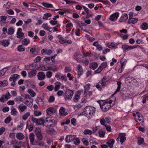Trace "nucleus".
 <instances>
[{
	"label": "nucleus",
	"mask_w": 148,
	"mask_h": 148,
	"mask_svg": "<svg viewBox=\"0 0 148 148\" xmlns=\"http://www.w3.org/2000/svg\"><path fill=\"white\" fill-rule=\"evenodd\" d=\"M108 47L109 48H111V49H114L117 47L116 45L114 44L111 43L110 44L109 43L107 44Z\"/></svg>",
	"instance_id": "obj_36"
},
{
	"label": "nucleus",
	"mask_w": 148,
	"mask_h": 148,
	"mask_svg": "<svg viewBox=\"0 0 148 148\" xmlns=\"http://www.w3.org/2000/svg\"><path fill=\"white\" fill-rule=\"evenodd\" d=\"M27 109V107L23 104L18 106V109L21 112H23Z\"/></svg>",
	"instance_id": "obj_16"
},
{
	"label": "nucleus",
	"mask_w": 148,
	"mask_h": 148,
	"mask_svg": "<svg viewBox=\"0 0 148 148\" xmlns=\"http://www.w3.org/2000/svg\"><path fill=\"white\" fill-rule=\"evenodd\" d=\"M11 114L12 115L14 116L16 115L18 113L16 109L13 106H12L11 108Z\"/></svg>",
	"instance_id": "obj_22"
},
{
	"label": "nucleus",
	"mask_w": 148,
	"mask_h": 148,
	"mask_svg": "<svg viewBox=\"0 0 148 148\" xmlns=\"http://www.w3.org/2000/svg\"><path fill=\"white\" fill-rule=\"evenodd\" d=\"M52 15L50 13H47L45 14L43 16V18L44 19L47 20L49 17L51 16Z\"/></svg>",
	"instance_id": "obj_42"
},
{
	"label": "nucleus",
	"mask_w": 148,
	"mask_h": 148,
	"mask_svg": "<svg viewBox=\"0 0 148 148\" xmlns=\"http://www.w3.org/2000/svg\"><path fill=\"white\" fill-rule=\"evenodd\" d=\"M42 27L45 30H48L49 32H51V31L49 30V29H51V27H49L48 26V24L47 23H43L42 25Z\"/></svg>",
	"instance_id": "obj_32"
},
{
	"label": "nucleus",
	"mask_w": 148,
	"mask_h": 148,
	"mask_svg": "<svg viewBox=\"0 0 148 148\" xmlns=\"http://www.w3.org/2000/svg\"><path fill=\"white\" fill-rule=\"evenodd\" d=\"M148 28V25L146 23H143L141 25V29L143 30H147Z\"/></svg>",
	"instance_id": "obj_35"
},
{
	"label": "nucleus",
	"mask_w": 148,
	"mask_h": 148,
	"mask_svg": "<svg viewBox=\"0 0 148 148\" xmlns=\"http://www.w3.org/2000/svg\"><path fill=\"white\" fill-rule=\"evenodd\" d=\"M0 18L1 21H0V24L1 25L2 23L1 22L5 21L7 18V17L6 16H1Z\"/></svg>",
	"instance_id": "obj_49"
},
{
	"label": "nucleus",
	"mask_w": 148,
	"mask_h": 148,
	"mask_svg": "<svg viewBox=\"0 0 148 148\" xmlns=\"http://www.w3.org/2000/svg\"><path fill=\"white\" fill-rule=\"evenodd\" d=\"M46 75L48 78H50L52 76V73L51 71H48L46 73Z\"/></svg>",
	"instance_id": "obj_62"
},
{
	"label": "nucleus",
	"mask_w": 148,
	"mask_h": 148,
	"mask_svg": "<svg viewBox=\"0 0 148 148\" xmlns=\"http://www.w3.org/2000/svg\"><path fill=\"white\" fill-rule=\"evenodd\" d=\"M54 131L55 130L53 128L49 129L47 131V133L48 134H52L53 133Z\"/></svg>",
	"instance_id": "obj_59"
},
{
	"label": "nucleus",
	"mask_w": 148,
	"mask_h": 148,
	"mask_svg": "<svg viewBox=\"0 0 148 148\" xmlns=\"http://www.w3.org/2000/svg\"><path fill=\"white\" fill-rule=\"evenodd\" d=\"M11 97L10 93L8 92L7 93L2 95V97L0 98V101L1 102H4L8 100Z\"/></svg>",
	"instance_id": "obj_7"
},
{
	"label": "nucleus",
	"mask_w": 148,
	"mask_h": 148,
	"mask_svg": "<svg viewBox=\"0 0 148 148\" xmlns=\"http://www.w3.org/2000/svg\"><path fill=\"white\" fill-rule=\"evenodd\" d=\"M19 75L17 74H14L10 76L9 79V81L10 82H11L12 81L14 80V81H16V80L18 79Z\"/></svg>",
	"instance_id": "obj_14"
},
{
	"label": "nucleus",
	"mask_w": 148,
	"mask_h": 148,
	"mask_svg": "<svg viewBox=\"0 0 148 148\" xmlns=\"http://www.w3.org/2000/svg\"><path fill=\"white\" fill-rule=\"evenodd\" d=\"M138 46V45L129 46L127 45H124L122 46V48L124 51L127 52L130 49L136 48Z\"/></svg>",
	"instance_id": "obj_5"
},
{
	"label": "nucleus",
	"mask_w": 148,
	"mask_h": 148,
	"mask_svg": "<svg viewBox=\"0 0 148 148\" xmlns=\"http://www.w3.org/2000/svg\"><path fill=\"white\" fill-rule=\"evenodd\" d=\"M80 98V97L79 96L75 95L73 98V101L75 102H77L78 101Z\"/></svg>",
	"instance_id": "obj_47"
},
{
	"label": "nucleus",
	"mask_w": 148,
	"mask_h": 148,
	"mask_svg": "<svg viewBox=\"0 0 148 148\" xmlns=\"http://www.w3.org/2000/svg\"><path fill=\"white\" fill-rule=\"evenodd\" d=\"M10 44V42L9 40H0V45L4 47H8Z\"/></svg>",
	"instance_id": "obj_8"
},
{
	"label": "nucleus",
	"mask_w": 148,
	"mask_h": 148,
	"mask_svg": "<svg viewBox=\"0 0 148 148\" xmlns=\"http://www.w3.org/2000/svg\"><path fill=\"white\" fill-rule=\"evenodd\" d=\"M55 86L54 87V90L55 91H58L60 89L61 84L60 82H57L55 83Z\"/></svg>",
	"instance_id": "obj_39"
},
{
	"label": "nucleus",
	"mask_w": 148,
	"mask_h": 148,
	"mask_svg": "<svg viewBox=\"0 0 148 148\" xmlns=\"http://www.w3.org/2000/svg\"><path fill=\"white\" fill-rule=\"evenodd\" d=\"M95 109L93 107L87 106L84 108V112L86 116L90 117L95 113Z\"/></svg>",
	"instance_id": "obj_2"
},
{
	"label": "nucleus",
	"mask_w": 148,
	"mask_h": 148,
	"mask_svg": "<svg viewBox=\"0 0 148 148\" xmlns=\"http://www.w3.org/2000/svg\"><path fill=\"white\" fill-rule=\"evenodd\" d=\"M35 136L34 134L33 133H31L29 135V139L30 140L31 144L33 142L34 140Z\"/></svg>",
	"instance_id": "obj_34"
},
{
	"label": "nucleus",
	"mask_w": 148,
	"mask_h": 148,
	"mask_svg": "<svg viewBox=\"0 0 148 148\" xmlns=\"http://www.w3.org/2000/svg\"><path fill=\"white\" fill-rule=\"evenodd\" d=\"M144 140L143 138H140L138 139V143L139 145H141L144 142Z\"/></svg>",
	"instance_id": "obj_56"
},
{
	"label": "nucleus",
	"mask_w": 148,
	"mask_h": 148,
	"mask_svg": "<svg viewBox=\"0 0 148 148\" xmlns=\"http://www.w3.org/2000/svg\"><path fill=\"white\" fill-rule=\"evenodd\" d=\"M41 4L43 6L47 8H53V5L52 4L50 3H47L43 2Z\"/></svg>",
	"instance_id": "obj_27"
},
{
	"label": "nucleus",
	"mask_w": 148,
	"mask_h": 148,
	"mask_svg": "<svg viewBox=\"0 0 148 148\" xmlns=\"http://www.w3.org/2000/svg\"><path fill=\"white\" fill-rule=\"evenodd\" d=\"M58 21H57L51 20L49 23L52 25H54L58 23Z\"/></svg>",
	"instance_id": "obj_61"
},
{
	"label": "nucleus",
	"mask_w": 148,
	"mask_h": 148,
	"mask_svg": "<svg viewBox=\"0 0 148 148\" xmlns=\"http://www.w3.org/2000/svg\"><path fill=\"white\" fill-rule=\"evenodd\" d=\"M119 13L118 12L112 14L110 18V20L114 21L116 20L119 16Z\"/></svg>",
	"instance_id": "obj_10"
},
{
	"label": "nucleus",
	"mask_w": 148,
	"mask_h": 148,
	"mask_svg": "<svg viewBox=\"0 0 148 148\" xmlns=\"http://www.w3.org/2000/svg\"><path fill=\"white\" fill-rule=\"evenodd\" d=\"M14 29L13 27H11L9 28L7 32V33L8 35H12L14 32Z\"/></svg>",
	"instance_id": "obj_38"
},
{
	"label": "nucleus",
	"mask_w": 148,
	"mask_h": 148,
	"mask_svg": "<svg viewBox=\"0 0 148 148\" xmlns=\"http://www.w3.org/2000/svg\"><path fill=\"white\" fill-rule=\"evenodd\" d=\"M83 144L86 146H88L89 144V143L87 140L85 138H84L82 140Z\"/></svg>",
	"instance_id": "obj_54"
},
{
	"label": "nucleus",
	"mask_w": 148,
	"mask_h": 148,
	"mask_svg": "<svg viewBox=\"0 0 148 148\" xmlns=\"http://www.w3.org/2000/svg\"><path fill=\"white\" fill-rule=\"evenodd\" d=\"M128 18V15L126 13H124L121 16L119 20V21L120 22H125L127 20Z\"/></svg>",
	"instance_id": "obj_11"
},
{
	"label": "nucleus",
	"mask_w": 148,
	"mask_h": 148,
	"mask_svg": "<svg viewBox=\"0 0 148 148\" xmlns=\"http://www.w3.org/2000/svg\"><path fill=\"white\" fill-rule=\"evenodd\" d=\"M99 134L100 137H103L104 136L105 132L102 130H100L99 132Z\"/></svg>",
	"instance_id": "obj_44"
},
{
	"label": "nucleus",
	"mask_w": 148,
	"mask_h": 148,
	"mask_svg": "<svg viewBox=\"0 0 148 148\" xmlns=\"http://www.w3.org/2000/svg\"><path fill=\"white\" fill-rule=\"evenodd\" d=\"M14 101L17 102L19 103L20 102H23V98L20 96H18L16 97L14 99Z\"/></svg>",
	"instance_id": "obj_43"
},
{
	"label": "nucleus",
	"mask_w": 148,
	"mask_h": 148,
	"mask_svg": "<svg viewBox=\"0 0 148 148\" xmlns=\"http://www.w3.org/2000/svg\"><path fill=\"white\" fill-rule=\"evenodd\" d=\"M78 69V74L79 75L78 77L79 78L80 76L83 73V71L82 66L80 64H78L77 66Z\"/></svg>",
	"instance_id": "obj_18"
},
{
	"label": "nucleus",
	"mask_w": 148,
	"mask_h": 148,
	"mask_svg": "<svg viewBox=\"0 0 148 148\" xmlns=\"http://www.w3.org/2000/svg\"><path fill=\"white\" fill-rule=\"evenodd\" d=\"M34 114L35 116H38L41 115L42 113L40 111L34 110Z\"/></svg>",
	"instance_id": "obj_46"
},
{
	"label": "nucleus",
	"mask_w": 148,
	"mask_h": 148,
	"mask_svg": "<svg viewBox=\"0 0 148 148\" xmlns=\"http://www.w3.org/2000/svg\"><path fill=\"white\" fill-rule=\"evenodd\" d=\"M8 84V81L4 80L3 81H0V87H3L7 86Z\"/></svg>",
	"instance_id": "obj_26"
},
{
	"label": "nucleus",
	"mask_w": 148,
	"mask_h": 148,
	"mask_svg": "<svg viewBox=\"0 0 148 148\" xmlns=\"http://www.w3.org/2000/svg\"><path fill=\"white\" fill-rule=\"evenodd\" d=\"M47 114L49 116H52L53 114V113L51 112L50 108H49L47 110Z\"/></svg>",
	"instance_id": "obj_58"
},
{
	"label": "nucleus",
	"mask_w": 148,
	"mask_h": 148,
	"mask_svg": "<svg viewBox=\"0 0 148 148\" xmlns=\"http://www.w3.org/2000/svg\"><path fill=\"white\" fill-rule=\"evenodd\" d=\"M17 37L18 38H22L24 37V34L22 32L18 34H17Z\"/></svg>",
	"instance_id": "obj_57"
},
{
	"label": "nucleus",
	"mask_w": 148,
	"mask_h": 148,
	"mask_svg": "<svg viewBox=\"0 0 148 148\" xmlns=\"http://www.w3.org/2000/svg\"><path fill=\"white\" fill-rule=\"evenodd\" d=\"M54 86L53 85H51L47 86L46 88L49 90V91H51L53 90L54 88Z\"/></svg>",
	"instance_id": "obj_60"
},
{
	"label": "nucleus",
	"mask_w": 148,
	"mask_h": 148,
	"mask_svg": "<svg viewBox=\"0 0 148 148\" xmlns=\"http://www.w3.org/2000/svg\"><path fill=\"white\" fill-rule=\"evenodd\" d=\"M75 138V137L74 135H68L66 137L65 141L67 143H69L74 140Z\"/></svg>",
	"instance_id": "obj_9"
},
{
	"label": "nucleus",
	"mask_w": 148,
	"mask_h": 148,
	"mask_svg": "<svg viewBox=\"0 0 148 148\" xmlns=\"http://www.w3.org/2000/svg\"><path fill=\"white\" fill-rule=\"evenodd\" d=\"M28 92L32 97H34L36 95L35 92L31 89L28 90Z\"/></svg>",
	"instance_id": "obj_37"
},
{
	"label": "nucleus",
	"mask_w": 148,
	"mask_h": 148,
	"mask_svg": "<svg viewBox=\"0 0 148 148\" xmlns=\"http://www.w3.org/2000/svg\"><path fill=\"white\" fill-rule=\"evenodd\" d=\"M74 92L73 91L69 89H66L65 91V95L66 98L68 100H71L73 95Z\"/></svg>",
	"instance_id": "obj_4"
},
{
	"label": "nucleus",
	"mask_w": 148,
	"mask_h": 148,
	"mask_svg": "<svg viewBox=\"0 0 148 148\" xmlns=\"http://www.w3.org/2000/svg\"><path fill=\"white\" fill-rule=\"evenodd\" d=\"M138 20V19L137 18H129L127 21V23L128 24L132 23L134 24L136 23Z\"/></svg>",
	"instance_id": "obj_19"
},
{
	"label": "nucleus",
	"mask_w": 148,
	"mask_h": 148,
	"mask_svg": "<svg viewBox=\"0 0 148 148\" xmlns=\"http://www.w3.org/2000/svg\"><path fill=\"white\" fill-rule=\"evenodd\" d=\"M107 81L106 79V78L105 77H104L102 80L101 84L102 86H105L106 84V82Z\"/></svg>",
	"instance_id": "obj_51"
},
{
	"label": "nucleus",
	"mask_w": 148,
	"mask_h": 148,
	"mask_svg": "<svg viewBox=\"0 0 148 148\" xmlns=\"http://www.w3.org/2000/svg\"><path fill=\"white\" fill-rule=\"evenodd\" d=\"M74 143L75 145H77L80 143V140L78 138H76L74 139Z\"/></svg>",
	"instance_id": "obj_50"
},
{
	"label": "nucleus",
	"mask_w": 148,
	"mask_h": 148,
	"mask_svg": "<svg viewBox=\"0 0 148 148\" xmlns=\"http://www.w3.org/2000/svg\"><path fill=\"white\" fill-rule=\"evenodd\" d=\"M125 136L126 134L125 133H120L118 137L116 140L117 143H119L120 142L121 144H122L126 140Z\"/></svg>",
	"instance_id": "obj_3"
},
{
	"label": "nucleus",
	"mask_w": 148,
	"mask_h": 148,
	"mask_svg": "<svg viewBox=\"0 0 148 148\" xmlns=\"http://www.w3.org/2000/svg\"><path fill=\"white\" fill-rule=\"evenodd\" d=\"M90 88V85L89 84H87L84 86V90H88Z\"/></svg>",
	"instance_id": "obj_63"
},
{
	"label": "nucleus",
	"mask_w": 148,
	"mask_h": 148,
	"mask_svg": "<svg viewBox=\"0 0 148 148\" xmlns=\"http://www.w3.org/2000/svg\"><path fill=\"white\" fill-rule=\"evenodd\" d=\"M66 39L63 38L62 39H60L59 40L60 43L61 44H63L66 43Z\"/></svg>",
	"instance_id": "obj_64"
},
{
	"label": "nucleus",
	"mask_w": 148,
	"mask_h": 148,
	"mask_svg": "<svg viewBox=\"0 0 148 148\" xmlns=\"http://www.w3.org/2000/svg\"><path fill=\"white\" fill-rule=\"evenodd\" d=\"M57 123V121L55 120H52L49 121L48 124L47 125L48 127H53Z\"/></svg>",
	"instance_id": "obj_17"
},
{
	"label": "nucleus",
	"mask_w": 148,
	"mask_h": 148,
	"mask_svg": "<svg viewBox=\"0 0 148 148\" xmlns=\"http://www.w3.org/2000/svg\"><path fill=\"white\" fill-rule=\"evenodd\" d=\"M99 104L101 108L104 112H106L109 110L113 106L115 103L112 100L109 101H106V100L97 101Z\"/></svg>",
	"instance_id": "obj_1"
},
{
	"label": "nucleus",
	"mask_w": 148,
	"mask_h": 148,
	"mask_svg": "<svg viewBox=\"0 0 148 148\" xmlns=\"http://www.w3.org/2000/svg\"><path fill=\"white\" fill-rule=\"evenodd\" d=\"M58 10H61L62 11H59L58 12L59 14L61 15H63L65 13H66V11L64 10H62L60 9H57L55 10V11H58Z\"/></svg>",
	"instance_id": "obj_45"
},
{
	"label": "nucleus",
	"mask_w": 148,
	"mask_h": 148,
	"mask_svg": "<svg viewBox=\"0 0 148 148\" xmlns=\"http://www.w3.org/2000/svg\"><path fill=\"white\" fill-rule=\"evenodd\" d=\"M107 66V64L106 62H103L99 66L103 70Z\"/></svg>",
	"instance_id": "obj_48"
},
{
	"label": "nucleus",
	"mask_w": 148,
	"mask_h": 148,
	"mask_svg": "<svg viewBox=\"0 0 148 148\" xmlns=\"http://www.w3.org/2000/svg\"><path fill=\"white\" fill-rule=\"evenodd\" d=\"M36 101V103L38 104L40 106H42L44 105V102L42 99L40 98H37Z\"/></svg>",
	"instance_id": "obj_15"
},
{
	"label": "nucleus",
	"mask_w": 148,
	"mask_h": 148,
	"mask_svg": "<svg viewBox=\"0 0 148 148\" xmlns=\"http://www.w3.org/2000/svg\"><path fill=\"white\" fill-rule=\"evenodd\" d=\"M37 77L38 80H41L44 79L45 78V75L43 72H40L38 73Z\"/></svg>",
	"instance_id": "obj_13"
},
{
	"label": "nucleus",
	"mask_w": 148,
	"mask_h": 148,
	"mask_svg": "<svg viewBox=\"0 0 148 148\" xmlns=\"http://www.w3.org/2000/svg\"><path fill=\"white\" fill-rule=\"evenodd\" d=\"M30 112H27L24 114L22 116V119L23 120L25 121L28 118V117L30 116Z\"/></svg>",
	"instance_id": "obj_29"
},
{
	"label": "nucleus",
	"mask_w": 148,
	"mask_h": 148,
	"mask_svg": "<svg viewBox=\"0 0 148 148\" xmlns=\"http://www.w3.org/2000/svg\"><path fill=\"white\" fill-rule=\"evenodd\" d=\"M36 19L37 20V23H35L36 25H40L42 23V21L41 20V18L40 17H36Z\"/></svg>",
	"instance_id": "obj_31"
},
{
	"label": "nucleus",
	"mask_w": 148,
	"mask_h": 148,
	"mask_svg": "<svg viewBox=\"0 0 148 148\" xmlns=\"http://www.w3.org/2000/svg\"><path fill=\"white\" fill-rule=\"evenodd\" d=\"M16 138L19 140H22L24 138L25 136L21 133H18L16 135Z\"/></svg>",
	"instance_id": "obj_25"
},
{
	"label": "nucleus",
	"mask_w": 148,
	"mask_h": 148,
	"mask_svg": "<svg viewBox=\"0 0 148 148\" xmlns=\"http://www.w3.org/2000/svg\"><path fill=\"white\" fill-rule=\"evenodd\" d=\"M98 66V64L97 63H92L90 65V68L92 70H95L97 68Z\"/></svg>",
	"instance_id": "obj_28"
},
{
	"label": "nucleus",
	"mask_w": 148,
	"mask_h": 148,
	"mask_svg": "<svg viewBox=\"0 0 148 148\" xmlns=\"http://www.w3.org/2000/svg\"><path fill=\"white\" fill-rule=\"evenodd\" d=\"M8 70V67H5L3 69L0 71V77L3 76L5 72Z\"/></svg>",
	"instance_id": "obj_30"
},
{
	"label": "nucleus",
	"mask_w": 148,
	"mask_h": 148,
	"mask_svg": "<svg viewBox=\"0 0 148 148\" xmlns=\"http://www.w3.org/2000/svg\"><path fill=\"white\" fill-rule=\"evenodd\" d=\"M36 71L35 70H33L28 72V76L29 77H32L36 75Z\"/></svg>",
	"instance_id": "obj_23"
},
{
	"label": "nucleus",
	"mask_w": 148,
	"mask_h": 148,
	"mask_svg": "<svg viewBox=\"0 0 148 148\" xmlns=\"http://www.w3.org/2000/svg\"><path fill=\"white\" fill-rule=\"evenodd\" d=\"M55 97L53 96H51L48 100V102L51 103L53 102L55 100Z\"/></svg>",
	"instance_id": "obj_55"
},
{
	"label": "nucleus",
	"mask_w": 148,
	"mask_h": 148,
	"mask_svg": "<svg viewBox=\"0 0 148 148\" xmlns=\"http://www.w3.org/2000/svg\"><path fill=\"white\" fill-rule=\"evenodd\" d=\"M17 50L19 52H23L25 50V48L22 45H19L17 47Z\"/></svg>",
	"instance_id": "obj_41"
},
{
	"label": "nucleus",
	"mask_w": 148,
	"mask_h": 148,
	"mask_svg": "<svg viewBox=\"0 0 148 148\" xmlns=\"http://www.w3.org/2000/svg\"><path fill=\"white\" fill-rule=\"evenodd\" d=\"M30 43V40L27 38H24L22 41L23 45L26 46Z\"/></svg>",
	"instance_id": "obj_24"
},
{
	"label": "nucleus",
	"mask_w": 148,
	"mask_h": 148,
	"mask_svg": "<svg viewBox=\"0 0 148 148\" xmlns=\"http://www.w3.org/2000/svg\"><path fill=\"white\" fill-rule=\"evenodd\" d=\"M29 100H26L25 99H24V100H25V101H24L23 102L27 106L31 107L33 106V99Z\"/></svg>",
	"instance_id": "obj_12"
},
{
	"label": "nucleus",
	"mask_w": 148,
	"mask_h": 148,
	"mask_svg": "<svg viewBox=\"0 0 148 148\" xmlns=\"http://www.w3.org/2000/svg\"><path fill=\"white\" fill-rule=\"evenodd\" d=\"M44 119L43 118L37 119L36 125H42L44 124Z\"/></svg>",
	"instance_id": "obj_40"
},
{
	"label": "nucleus",
	"mask_w": 148,
	"mask_h": 148,
	"mask_svg": "<svg viewBox=\"0 0 148 148\" xmlns=\"http://www.w3.org/2000/svg\"><path fill=\"white\" fill-rule=\"evenodd\" d=\"M65 110L64 108L62 107H60V110L59 113L61 116H65L67 114V113L65 112Z\"/></svg>",
	"instance_id": "obj_21"
},
{
	"label": "nucleus",
	"mask_w": 148,
	"mask_h": 148,
	"mask_svg": "<svg viewBox=\"0 0 148 148\" xmlns=\"http://www.w3.org/2000/svg\"><path fill=\"white\" fill-rule=\"evenodd\" d=\"M114 140L113 139H111L109 140L106 143V144L108 145L110 148L113 147V145L114 143Z\"/></svg>",
	"instance_id": "obj_20"
},
{
	"label": "nucleus",
	"mask_w": 148,
	"mask_h": 148,
	"mask_svg": "<svg viewBox=\"0 0 148 148\" xmlns=\"http://www.w3.org/2000/svg\"><path fill=\"white\" fill-rule=\"evenodd\" d=\"M35 133L36 136L39 140H42L43 139V136L40 128L38 127L36 129Z\"/></svg>",
	"instance_id": "obj_6"
},
{
	"label": "nucleus",
	"mask_w": 148,
	"mask_h": 148,
	"mask_svg": "<svg viewBox=\"0 0 148 148\" xmlns=\"http://www.w3.org/2000/svg\"><path fill=\"white\" fill-rule=\"evenodd\" d=\"M84 133L85 134H89L91 135L92 133V131L89 130H85Z\"/></svg>",
	"instance_id": "obj_53"
},
{
	"label": "nucleus",
	"mask_w": 148,
	"mask_h": 148,
	"mask_svg": "<svg viewBox=\"0 0 148 148\" xmlns=\"http://www.w3.org/2000/svg\"><path fill=\"white\" fill-rule=\"evenodd\" d=\"M121 82L120 81H117V84L118 85V87L117 88L115 91V92H114V94H116L117 92H119L120 90L121 87Z\"/></svg>",
	"instance_id": "obj_33"
},
{
	"label": "nucleus",
	"mask_w": 148,
	"mask_h": 148,
	"mask_svg": "<svg viewBox=\"0 0 148 148\" xmlns=\"http://www.w3.org/2000/svg\"><path fill=\"white\" fill-rule=\"evenodd\" d=\"M11 120V118L10 116H8L4 120V122L5 123L8 124L10 123Z\"/></svg>",
	"instance_id": "obj_52"
}]
</instances>
